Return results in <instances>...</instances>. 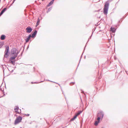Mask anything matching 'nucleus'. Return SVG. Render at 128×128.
<instances>
[{"mask_svg": "<svg viewBox=\"0 0 128 128\" xmlns=\"http://www.w3.org/2000/svg\"><path fill=\"white\" fill-rule=\"evenodd\" d=\"M111 1L112 0H108L105 3L103 9V13L105 14L106 15L108 14L109 5V2Z\"/></svg>", "mask_w": 128, "mask_h": 128, "instance_id": "obj_1", "label": "nucleus"}, {"mask_svg": "<svg viewBox=\"0 0 128 128\" xmlns=\"http://www.w3.org/2000/svg\"><path fill=\"white\" fill-rule=\"evenodd\" d=\"M6 48L4 52V57L7 58L9 56L10 53L9 50V46H5Z\"/></svg>", "mask_w": 128, "mask_h": 128, "instance_id": "obj_2", "label": "nucleus"}, {"mask_svg": "<svg viewBox=\"0 0 128 128\" xmlns=\"http://www.w3.org/2000/svg\"><path fill=\"white\" fill-rule=\"evenodd\" d=\"M22 117L20 116L17 117L15 120L14 124H16L20 122L22 120Z\"/></svg>", "mask_w": 128, "mask_h": 128, "instance_id": "obj_3", "label": "nucleus"}, {"mask_svg": "<svg viewBox=\"0 0 128 128\" xmlns=\"http://www.w3.org/2000/svg\"><path fill=\"white\" fill-rule=\"evenodd\" d=\"M104 112L102 111H100L97 114V116L100 117L101 118V119L102 120L104 116Z\"/></svg>", "mask_w": 128, "mask_h": 128, "instance_id": "obj_4", "label": "nucleus"}, {"mask_svg": "<svg viewBox=\"0 0 128 128\" xmlns=\"http://www.w3.org/2000/svg\"><path fill=\"white\" fill-rule=\"evenodd\" d=\"M32 28L30 26H28L26 28V32L27 33H30L32 31Z\"/></svg>", "mask_w": 128, "mask_h": 128, "instance_id": "obj_5", "label": "nucleus"}, {"mask_svg": "<svg viewBox=\"0 0 128 128\" xmlns=\"http://www.w3.org/2000/svg\"><path fill=\"white\" fill-rule=\"evenodd\" d=\"M17 50L16 48H12L11 50V54L12 55L16 53Z\"/></svg>", "mask_w": 128, "mask_h": 128, "instance_id": "obj_6", "label": "nucleus"}, {"mask_svg": "<svg viewBox=\"0 0 128 128\" xmlns=\"http://www.w3.org/2000/svg\"><path fill=\"white\" fill-rule=\"evenodd\" d=\"M37 32V31L35 30L33 32H32V33L31 34L32 36V38H35L36 36Z\"/></svg>", "mask_w": 128, "mask_h": 128, "instance_id": "obj_7", "label": "nucleus"}, {"mask_svg": "<svg viewBox=\"0 0 128 128\" xmlns=\"http://www.w3.org/2000/svg\"><path fill=\"white\" fill-rule=\"evenodd\" d=\"M7 7L4 8L0 13V16H1L7 10Z\"/></svg>", "mask_w": 128, "mask_h": 128, "instance_id": "obj_8", "label": "nucleus"}, {"mask_svg": "<svg viewBox=\"0 0 128 128\" xmlns=\"http://www.w3.org/2000/svg\"><path fill=\"white\" fill-rule=\"evenodd\" d=\"M16 106V108H14V110L15 111V112H16L17 113H18V114H20V112L18 111V110L19 109V107L18 106ZM20 113H21V110L20 109Z\"/></svg>", "mask_w": 128, "mask_h": 128, "instance_id": "obj_9", "label": "nucleus"}, {"mask_svg": "<svg viewBox=\"0 0 128 128\" xmlns=\"http://www.w3.org/2000/svg\"><path fill=\"white\" fill-rule=\"evenodd\" d=\"M6 36L4 34H2L0 37V38L1 40H4L6 38Z\"/></svg>", "mask_w": 128, "mask_h": 128, "instance_id": "obj_10", "label": "nucleus"}, {"mask_svg": "<svg viewBox=\"0 0 128 128\" xmlns=\"http://www.w3.org/2000/svg\"><path fill=\"white\" fill-rule=\"evenodd\" d=\"M110 30L111 32H112L113 33H115L116 31V29L114 27H111L110 28Z\"/></svg>", "mask_w": 128, "mask_h": 128, "instance_id": "obj_11", "label": "nucleus"}, {"mask_svg": "<svg viewBox=\"0 0 128 128\" xmlns=\"http://www.w3.org/2000/svg\"><path fill=\"white\" fill-rule=\"evenodd\" d=\"M55 0H52L47 5V7H49L52 5L54 3V2Z\"/></svg>", "mask_w": 128, "mask_h": 128, "instance_id": "obj_12", "label": "nucleus"}, {"mask_svg": "<svg viewBox=\"0 0 128 128\" xmlns=\"http://www.w3.org/2000/svg\"><path fill=\"white\" fill-rule=\"evenodd\" d=\"M32 38V36L31 34H29L28 36L27 37V38L25 39V40H29L31 38Z\"/></svg>", "mask_w": 128, "mask_h": 128, "instance_id": "obj_13", "label": "nucleus"}, {"mask_svg": "<svg viewBox=\"0 0 128 128\" xmlns=\"http://www.w3.org/2000/svg\"><path fill=\"white\" fill-rule=\"evenodd\" d=\"M77 116L75 114L73 118H72L70 120V121H72L74 120L76 118Z\"/></svg>", "mask_w": 128, "mask_h": 128, "instance_id": "obj_14", "label": "nucleus"}, {"mask_svg": "<svg viewBox=\"0 0 128 128\" xmlns=\"http://www.w3.org/2000/svg\"><path fill=\"white\" fill-rule=\"evenodd\" d=\"M82 111L81 110H79L78 111L77 113H76L75 114L77 116H78L79 115H80V114L82 113Z\"/></svg>", "mask_w": 128, "mask_h": 128, "instance_id": "obj_15", "label": "nucleus"}, {"mask_svg": "<svg viewBox=\"0 0 128 128\" xmlns=\"http://www.w3.org/2000/svg\"><path fill=\"white\" fill-rule=\"evenodd\" d=\"M100 122L98 121H96L94 124L96 126H97L98 123Z\"/></svg>", "mask_w": 128, "mask_h": 128, "instance_id": "obj_16", "label": "nucleus"}, {"mask_svg": "<svg viewBox=\"0 0 128 128\" xmlns=\"http://www.w3.org/2000/svg\"><path fill=\"white\" fill-rule=\"evenodd\" d=\"M4 44V42H0V48H1Z\"/></svg>", "mask_w": 128, "mask_h": 128, "instance_id": "obj_17", "label": "nucleus"}, {"mask_svg": "<svg viewBox=\"0 0 128 128\" xmlns=\"http://www.w3.org/2000/svg\"><path fill=\"white\" fill-rule=\"evenodd\" d=\"M40 20L39 18H38L37 19V22L36 24H39L40 23Z\"/></svg>", "mask_w": 128, "mask_h": 128, "instance_id": "obj_18", "label": "nucleus"}, {"mask_svg": "<svg viewBox=\"0 0 128 128\" xmlns=\"http://www.w3.org/2000/svg\"><path fill=\"white\" fill-rule=\"evenodd\" d=\"M52 7H50L48 9L47 11V13H48L50 11L52 10Z\"/></svg>", "mask_w": 128, "mask_h": 128, "instance_id": "obj_19", "label": "nucleus"}, {"mask_svg": "<svg viewBox=\"0 0 128 128\" xmlns=\"http://www.w3.org/2000/svg\"><path fill=\"white\" fill-rule=\"evenodd\" d=\"M15 57H14V56L11 57V58H10V60H15V59L16 58H15Z\"/></svg>", "mask_w": 128, "mask_h": 128, "instance_id": "obj_20", "label": "nucleus"}, {"mask_svg": "<svg viewBox=\"0 0 128 128\" xmlns=\"http://www.w3.org/2000/svg\"><path fill=\"white\" fill-rule=\"evenodd\" d=\"M97 120H98V121L99 122H100V120L101 118V117H98V116H97Z\"/></svg>", "mask_w": 128, "mask_h": 128, "instance_id": "obj_21", "label": "nucleus"}, {"mask_svg": "<svg viewBox=\"0 0 128 128\" xmlns=\"http://www.w3.org/2000/svg\"><path fill=\"white\" fill-rule=\"evenodd\" d=\"M11 62L12 63V64L13 65H14V64L15 63V61H13L11 60Z\"/></svg>", "mask_w": 128, "mask_h": 128, "instance_id": "obj_22", "label": "nucleus"}, {"mask_svg": "<svg viewBox=\"0 0 128 128\" xmlns=\"http://www.w3.org/2000/svg\"><path fill=\"white\" fill-rule=\"evenodd\" d=\"M44 82V81H41V82H32V84H34V83H35V84H38L39 83H40V82Z\"/></svg>", "mask_w": 128, "mask_h": 128, "instance_id": "obj_23", "label": "nucleus"}, {"mask_svg": "<svg viewBox=\"0 0 128 128\" xmlns=\"http://www.w3.org/2000/svg\"><path fill=\"white\" fill-rule=\"evenodd\" d=\"M0 90H1L3 92V93L4 94V90H2V88H1V86H0Z\"/></svg>", "mask_w": 128, "mask_h": 128, "instance_id": "obj_24", "label": "nucleus"}, {"mask_svg": "<svg viewBox=\"0 0 128 128\" xmlns=\"http://www.w3.org/2000/svg\"><path fill=\"white\" fill-rule=\"evenodd\" d=\"M120 20H119L118 21V26H119L120 24Z\"/></svg>", "mask_w": 128, "mask_h": 128, "instance_id": "obj_25", "label": "nucleus"}, {"mask_svg": "<svg viewBox=\"0 0 128 128\" xmlns=\"http://www.w3.org/2000/svg\"><path fill=\"white\" fill-rule=\"evenodd\" d=\"M82 55H81V57H80V60L79 62V63H78V66H79V63H80V60H81V58H82Z\"/></svg>", "mask_w": 128, "mask_h": 128, "instance_id": "obj_26", "label": "nucleus"}, {"mask_svg": "<svg viewBox=\"0 0 128 128\" xmlns=\"http://www.w3.org/2000/svg\"><path fill=\"white\" fill-rule=\"evenodd\" d=\"M75 82H70V85H71V84H75Z\"/></svg>", "mask_w": 128, "mask_h": 128, "instance_id": "obj_27", "label": "nucleus"}, {"mask_svg": "<svg viewBox=\"0 0 128 128\" xmlns=\"http://www.w3.org/2000/svg\"><path fill=\"white\" fill-rule=\"evenodd\" d=\"M14 2L13 1L12 4L9 6V8H10L12 5V4L14 3Z\"/></svg>", "mask_w": 128, "mask_h": 128, "instance_id": "obj_28", "label": "nucleus"}, {"mask_svg": "<svg viewBox=\"0 0 128 128\" xmlns=\"http://www.w3.org/2000/svg\"><path fill=\"white\" fill-rule=\"evenodd\" d=\"M89 40H88V42H86V46L84 48V50H85V47H86V45H87V43H88V41Z\"/></svg>", "mask_w": 128, "mask_h": 128, "instance_id": "obj_29", "label": "nucleus"}, {"mask_svg": "<svg viewBox=\"0 0 128 128\" xmlns=\"http://www.w3.org/2000/svg\"><path fill=\"white\" fill-rule=\"evenodd\" d=\"M24 115L25 116H29L30 114H24Z\"/></svg>", "mask_w": 128, "mask_h": 128, "instance_id": "obj_30", "label": "nucleus"}, {"mask_svg": "<svg viewBox=\"0 0 128 128\" xmlns=\"http://www.w3.org/2000/svg\"><path fill=\"white\" fill-rule=\"evenodd\" d=\"M38 25H39V24H36V26H35V27H37V26H38Z\"/></svg>", "mask_w": 128, "mask_h": 128, "instance_id": "obj_31", "label": "nucleus"}, {"mask_svg": "<svg viewBox=\"0 0 128 128\" xmlns=\"http://www.w3.org/2000/svg\"><path fill=\"white\" fill-rule=\"evenodd\" d=\"M14 70H12L10 71V72H11V73H12V72H14Z\"/></svg>", "mask_w": 128, "mask_h": 128, "instance_id": "obj_32", "label": "nucleus"}, {"mask_svg": "<svg viewBox=\"0 0 128 128\" xmlns=\"http://www.w3.org/2000/svg\"><path fill=\"white\" fill-rule=\"evenodd\" d=\"M81 91H82V93H84V91H83V90H81Z\"/></svg>", "mask_w": 128, "mask_h": 128, "instance_id": "obj_33", "label": "nucleus"}, {"mask_svg": "<svg viewBox=\"0 0 128 128\" xmlns=\"http://www.w3.org/2000/svg\"><path fill=\"white\" fill-rule=\"evenodd\" d=\"M15 54V55H16V56H18V54H17V53H16L15 54Z\"/></svg>", "mask_w": 128, "mask_h": 128, "instance_id": "obj_34", "label": "nucleus"}, {"mask_svg": "<svg viewBox=\"0 0 128 128\" xmlns=\"http://www.w3.org/2000/svg\"><path fill=\"white\" fill-rule=\"evenodd\" d=\"M15 54V55H16V56H18V54H17V53H16L15 54Z\"/></svg>", "mask_w": 128, "mask_h": 128, "instance_id": "obj_35", "label": "nucleus"}, {"mask_svg": "<svg viewBox=\"0 0 128 128\" xmlns=\"http://www.w3.org/2000/svg\"><path fill=\"white\" fill-rule=\"evenodd\" d=\"M29 40H26V42L27 43L28 42Z\"/></svg>", "mask_w": 128, "mask_h": 128, "instance_id": "obj_36", "label": "nucleus"}, {"mask_svg": "<svg viewBox=\"0 0 128 128\" xmlns=\"http://www.w3.org/2000/svg\"><path fill=\"white\" fill-rule=\"evenodd\" d=\"M14 57H15V58H16L17 56H16V55H15L14 54Z\"/></svg>", "mask_w": 128, "mask_h": 128, "instance_id": "obj_37", "label": "nucleus"}, {"mask_svg": "<svg viewBox=\"0 0 128 128\" xmlns=\"http://www.w3.org/2000/svg\"><path fill=\"white\" fill-rule=\"evenodd\" d=\"M19 52H20V51H19V52H18V51L17 52H16V53H17V54H18V53H19Z\"/></svg>", "mask_w": 128, "mask_h": 128, "instance_id": "obj_38", "label": "nucleus"}, {"mask_svg": "<svg viewBox=\"0 0 128 128\" xmlns=\"http://www.w3.org/2000/svg\"><path fill=\"white\" fill-rule=\"evenodd\" d=\"M23 51H24V50L22 51V52L21 54V56H22V52H23Z\"/></svg>", "mask_w": 128, "mask_h": 128, "instance_id": "obj_39", "label": "nucleus"}, {"mask_svg": "<svg viewBox=\"0 0 128 128\" xmlns=\"http://www.w3.org/2000/svg\"><path fill=\"white\" fill-rule=\"evenodd\" d=\"M61 90H62V94H64V96L65 95H64V92H63V91L62 90V89H61Z\"/></svg>", "mask_w": 128, "mask_h": 128, "instance_id": "obj_40", "label": "nucleus"}, {"mask_svg": "<svg viewBox=\"0 0 128 128\" xmlns=\"http://www.w3.org/2000/svg\"><path fill=\"white\" fill-rule=\"evenodd\" d=\"M5 94H4V95L3 96H1V97H0V98L1 97H3L4 96H5Z\"/></svg>", "mask_w": 128, "mask_h": 128, "instance_id": "obj_41", "label": "nucleus"}, {"mask_svg": "<svg viewBox=\"0 0 128 128\" xmlns=\"http://www.w3.org/2000/svg\"><path fill=\"white\" fill-rule=\"evenodd\" d=\"M47 80V81H50V82H52V81H50V80Z\"/></svg>", "mask_w": 128, "mask_h": 128, "instance_id": "obj_42", "label": "nucleus"}, {"mask_svg": "<svg viewBox=\"0 0 128 128\" xmlns=\"http://www.w3.org/2000/svg\"><path fill=\"white\" fill-rule=\"evenodd\" d=\"M90 38H91V36H90V37L89 38H88V40L90 39Z\"/></svg>", "mask_w": 128, "mask_h": 128, "instance_id": "obj_43", "label": "nucleus"}, {"mask_svg": "<svg viewBox=\"0 0 128 128\" xmlns=\"http://www.w3.org/2000/svg\"><path fill=\"white\" fill-rule=\"evenodd\" d=\"M81 102H82V105H83V103H82V99H81Z\"/></svg>", "mask_w": 128, "mask_h": 128, "instance_id": "obj_44", "label": "nucleus"}, {"mask_svg": "<svg viewBox=\"0 0 128 128\" xmlns=\"http://www.w3.org/2000/svg\"><path fill=\"white\" fill-rule=\"evenodd\" d=\"M125 71H126V74H128L127 72V71L126 70H125Z\"/></svg>", "mask_w": 128, "mask_h": 128, "instance_id": "obj_45", "label": "nucleus"}, {"mask_svg": "<svg viewBox=\"0 0 128 128\" xmlns=\"http://www.w3.org/2000/svg\"><path fill=\"white\" fill-rule=\"evenodd\" d=\"M32 122H30L29 123V124H32Z\"/></svg>", "mask_w": 128, "mask_h": 128, "instance_id": "obj_46", "label": "nucleus"}, {"mask_svg": "<svg viewBox=\"0 0 128 128\" xmlns=\"http://www.w3.org/2000/svg\"><path fill=\"white\" fill-rule=\"evenodd\" d=\"M86 56H85L84 57V58H86Z\"/></svg>", "mask_w": 128, "mask_h": 128, "instance_id": "obj_47", "label": "nucleus"}, {"mask_svg": "<svg viewBox=\"0 0 128 128\" xmlns=\"http://www.w3.org/2000/svg\"><path fill=\"white\" fill-rule=\"evenodd\" d=\"M15 0H13V1H14V2L15 1Z\"/></svg>", "mask_w": 128, "mask_h": 128, "instance_id": "obj_48", "label": "nucleus"}, {"mask_svg": "<svg viewBox=\"0 0 128 128\" xmlns=\"http://www.w3.org/2000/svg\"><path fill=\"white\" fill-rule=\"evenodd\" d=\"M108 40H110V39H108Z\"/></svg>", "mask_w": 128, "mask_h": 128, "instance_id": "obj_49", "label": "nucleus"}, {"mask_svg": "<svg viewBox=\"0 0 128 128\" xmlns=\"http://www.w3.org/2000/svg\"><path fill=\"white\" fill-rule=\"evenodd\" d=\"M15 116H17V115H16V114Z\"/></svg>", "mask_w": 128, "mask_h": 128, "instance_id": "obj_50", "label": "nucleus"}, {"mask_svg": "<svg viewBox=\"0 0 128 128\" xmlns=\"http://www.w3.org/2000/svg\"><path fill=\"white\" fill-rule=\"evenodd\" d=\"M4 58H3V59H4Z\"/></svg>", "mask_w": 128, "mask_h": 128, "instance_id": "obj_51", "label": "nucleus"}, {"mask_svg": "<svg viewBox=\"0 0 128 128\" xmlns=\"http://www.w3.org/2000/svg\"><path fill=\"white\" fill-rule=\"evenodd\" d=\"M100 18V17H99V18Z\"/></svg>", "mask_w": 128, "mask_h": 128, "instance_id": "obj_52", "label": "nucleus"}, {"mask_svg": "<svg viewBox=\"0 0 128 128\" xmlns=\"http://www.w3.org/2000/svg\"><path fill=\"white\" fill-rule=\"evenodd\" d=\"M4 65L5 66H6V65L5 64H4Z\"/></svg>", "mask_w": 128, "mask_h": 128, "instance_id": "obj_53", "label": "nucleus"}, {"mask_svg": "<svg viewBox=\"0 0 128 128\" xmlns=\"http://www.w3.org/2000/svg\"><path fill=\"white\" fill-rule=\"evenodd\" d=\"M8 70H9V71H10V70H9V69H8Z\"/></svg>", "mask_w": 128, "mask_h": 128, "instance_id": "obj_54", "label": "nucleus"}, {"mask_svg": "<svg viewBox=\"0 0 128 128\" xmlns=\"http://www.w3.org/2000/svg\"><path fill=\"white\" fill-rule=\"evenodd\" d=\"M103 128V127H102V128Z\"/></svg>", "mask_w": 128, "mask_h": 128, "instance_id": "obj_55", "label": "nucleus"}, {"mask_svg": "<svg viewBox=\"0 0 128 128\" xmlns=\"http://www.w3.org/2000/svg\"><path fill=\"white\" fill-rule=\"evenodd\" d=\"M109 41V42H110V40H108Z\"/></svg>", "mask_w": 128, "mask_h": 128, "instance_id": "obj_56", "label": "nucleus"}, {"mask_svg": "<svg viewBox=\"0 0 128 128\" xmlns=\"http://www.w3.org/2000/svg\"><path fill=\"white\" fill-rule=\"evenodd\" d=\"M122 19V18H121V20Z\"/></svg>", "mask_w": 128, "mask_h": 128, "instance_id": "obj_57", "label": "nucleus"}, {"mask_svg": "<svg viewBox=\"0 0 128 128\" xmlns=\"http://www.w3.org/2000/svg\"><path fill=\"white\" fill-rule=\"evenodd\" d=\"M114 42H115V40H114Z\"/></svg>", "mask_w": 128, "mask_h": 128, "instance_id": "obj_58", "label": "nucleus"}, {"mask_svg": "<svg viewBox=\"0 0 128 128\" xmlns=\"http://www.w3.org/2000/svg\"><path fill=\"white\" fill-rule=\"evenodd\" d=\"M83 53H84V52H83L82 54H83Z\"/></svg>", "mask_w": 128, "mask_h": 128, "instance_id": "obj_59", "label": "nucleus"}, {"mask_svg": "<svg viewBox=\"0 0 128 128\" xmlns=\"http://www.w3.org/2000/svg\"><path fill=\"white\" fill-rule=\"evenodd\" d=\"M83 53H84V52H83L82 54H83Z\"/></svg>", "mask_w": 128, "mask_h": 128, "instance_id": "obj_60", "label": "nucleus"}, {"mask_svg": "<svg viewBox=\"0 0 128 128\" xmlns=\"http://www.w3.org/2000/svg\"><path fill=\"white\" fill-rule=\"evenodd\" d=\"M83 53H84V52H83L82 54H83Z\"/></svg>", "mask_w": 128, "mask_h": 128, "instance_id": "obj_61", "label": "nucleus"}, {"mask_svg": "<svg viewBox=\"0 0 128 128\" xmlns=\"http://www.w3.org/2000/svg\"><path fill=\"white\" fill-rule=\"evenodd\" d=\"M122 21H121V22H122Z\"/></svg>", "mask_w": 128, "mask_h": 128, "instance_id": "obj_62", "label": "nucleus"}, {"mask_svg": "<svg viewBox=\"0 0 128 128\" xmlns=\"http://www.w3.org/2000/svg\"><path fill=\"white\" fill-rule=\"evenodd\" d=\"M65 99H66V98L65 97Z\"/></svg>", "mask_w": 128, "mask_h": 128, "instance_id": "obj_63", "label": "nucleus"}, {"mask_svg": "<svg viewBox=\"0 0 128 128\" xmlns=\"http://www.w3.org/2000/svg\"><path fill=\"white\" fill-rule=\"evenodd\" d=\"M3 69H4V68L3 67Z\"/></svg>", "mask_w": 128, "mask_h": 128, "instance_id": "obj_64", "label": "nucleus"}]
</instances>
